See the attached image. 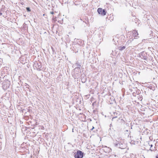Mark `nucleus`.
Instances as JSON below:
<instances>
[{"instance_id": "f257e3e1", "label": "nucleus", "mask_w": 158, "mask_h": 158, "mask_svg": "<svg viewBox=\"0 0 158 158\" xmlns=\"http://www.w3.org/2000/svg\"><path fill=\"white\" fill-rule=\"evenodd\" d=\"M74 156L75 158H82L83 157V153L81 151L78 150Z\"/></svg>"}, {"instance_id": "f03ea898", "label": "nucleus", "mask_w": 158, "mask_h": 158, "mask_svg": "<svg viewBox=\"0 0 158 158\" xmlns=\"http://www.w3.org/2000/svg\"><path fill=\"white\" fill-rule=\"evenodd\" d=\"M97 11L99 14H101L102 16H104L106 15V13L105 10L102 9V8H98Z\"/></svg>"}, {"instance_id": "7ed1b4c3", "label": "nucleus", "mask_w": 158, "mask_h": 158, "mask_svg": "<svg viewBox=\"0 0 158 158\" xmlns=\"http://www.w3.org/2000/svg\"><path fill=\"white\" fill-rule=\"evenodd\" d=\"M133 34L134 37L136 39L137 38V37H138V33L136 31H134Z\"/></svg>"}, {"instance_id": "20e7f679", "label": "nucleus", "mask_w": 158, "mask_h": 158, "mask_svg": "<svg viewBox=\"0 0 158 158\" xmlns=\"http://www.w3.org/2000/svg\"><path fill=\"white\" fill-rule=\"evenodd\" d=\"M125 48H126V47L125 46H124L123 47L120 46V47H119L118 49L120 51H122Z\"/></svg>"}, {"instance_id": "39448f33", "label": "nucleus", "mask_w": 158, "mask_h": 158, "mask_svg": "<svg viewBox=\"0 0 158 158\" xmlns=\"http://www.w3.org/2000/svg\"><path fill=\"white\" fill-rule=\"evenodd\" d=\"M26 10L28 11H31L30 8L29 7H27Z\"/></svg>"}, {"instance_id": "423d86ee", "label": "nucleus", "mask_w": 158, "mask_h": 158, "mask_svg": "<svg viewBox=\"0 0 158 158\" xmlns=\"http://www.w3.org/2000/svg\"><path fill=\"white\" fill-rule=\"evenodd\" d=\"M150 146H151V148H150V151H153V150H152V149H151V147H152V144H151V145H150Z\"/></svg>"}, {"instance_id": "0eeeda50", "label": "nucleus", "mask_w": 158, "mask_h": 158, "mask_svg": "<svg viewBox=\"0 0 158 158\" xmlns=\"http://www.w3.org/2000/svg\"><path fill=\"white\" fill-rule=\"evenodd\" d=\"M50 13H51V14H53V13H53V12H50Z\"/></svg>"}, {"instance_id": "6e6552de", "label": "nucleus", "mask_w": 158, "mask_h": 158, "mask_svg": "<svg viewBox=\"0 0 158 158\" xmlns=\"http://www.w3.org/2000/svg\"><path fill=\"white\" fill-rule=\"evenodd\" d=\"M156 158H158V155L156 156Z\"/></svg>"}, {"instance_id": "1a4fd4ad", "label": "nucleus", "mask_w": 158, "mask_h": 158, "mask_svg": "<svg viewBox=\"0 0 158 158\" xmlns=\"http://www.w3.org/2000/svg\"><path fill=\"white\" fill-rule=\"evenodd\" d=\"M40 66H39H39H38V68H38V69H40Z\"/></svg>"}, {"instance_id": "9d476101", "label": "nucleus", "mask_w": 158, "mask_h": 158, "mask_svg": "<svg viewBox=\"0 0 158 158\" xmlns=\"http://www.w3.org/2000/svg\"><path fill=\"white\" fill-rule=\"evenodd\" d=\"M94 127H93V128H92V129H91V130H93V129H94Z\"/></svg>"}, {"instance_id": "9b49d317", "label": "nucleus", "mask_w": 158, "mask_h": 158, "mask_svg": "<svg viewBox=\"0 0 158 158\" xmlns=\"http://www.w3.org/2000/svg\"><path fill=\"white\" fill-rule=\"evenodd\" d=\"M2 15V13H0V15Z\"/></svg>"}, {"instance_id": "f8f14e48", "label": "nucleus", "mask_w": 158, "mask_h": 158, "mask_svg": "<svg viewBox=\"0 0 158 158\" xmlns=\"http://www.w3.org/2000/svg\"><path fill=\"white\" fill-rule=\"evenodd\" d=\"M116 118V117H114V118H113H113Z\"/></svg>"}]
</instances>
